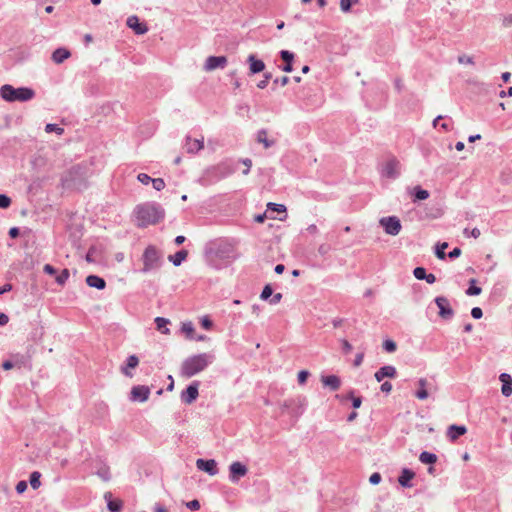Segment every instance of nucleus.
Masks as SVG:
<instances>
[{
    "mask_svg": "<svg viewBox=\"0 0 512 512\" xmlns=\"http://www.w3.org/2000/svg\"><path fill=\"white\" fill-rule=\"evenodd\" d=\"M134 215L137 221V226L143 228L149 225H155L163 220L165 210L158 203L145 202L135 207Z\"/></svg>",
    "mask_w": 512,
    "mask_h": 512,
    "instance_id": "obj_1",
    "label": "nucleus"
},
{
    "mask_svg": "<svg viewBox=\"0 0 512 512\" xmlns=\"http://www.w3.org/2000/svg\"><path fill=\"white\" fill-rule=\"evenodd\" d=\"M212 353H201L186 358L180 368V375L185 378H190L202 371L214 361Z\"/></svg>",
    "mask_w": 512,
    "mask_h": 512,
    "instance_id": "obj_2",
    "label": "nucleus"
},
{
    "mask_svg": "<svg viewBox=\"0 0 512 512\" xmlns=\"http://www.w3.org/2000/svg\"><path fill=\"white\" fill-rule=\"evenodd\" d=\"M0 95L7 102H26L34 98L35 91L28 87L15 88L5 84L0 88Z\"/></svg>",
    "mask_w": 512,
    "mask_h": 512,
    "instance_id": "obj_3",
    "label": "nucleus"
},
{
    "mask_svg": "<svg viewBox=\"0 0 512 512\" xmlns=\"http://www.w3.org/2000/svg\"><path fill=\"white\" fill-rule=\"evenodd\" d=\"M144 273L160 268L162 265V254L155 246H148L142 256Z\"/></svg>",
    "mask_w": 512,
    "mask_h": 512,
    "instance_id": "obj_4",
    "label": "nucleus"
},
{
    "mask_svg": "<svg viewBox=\"0 0 512 512\" xmlns=\"http://www.w3.org/2000/svg\"><path fill=\"white\" fill-rule=\"evenodd\" d=\"M379 224L383 227L385 233L391 236L398 235L402 228L401 222L396 216L382 217Z\"/></svg>",
    "mask_w": 512,
    "mask_h": 512,
    "instance_id": "obj_5",
    "label": "nucleus"
},
{
    "mask_svg": "<svg viewBox=\"0 0 512 512\" xmlns=\"http://www.w3.org/2000/svg\"><path fill=\"white\" fill-rule=\"evenodd\" d=\"M381 175L385 178L396 179L400 175V163L392 158L385 163L381 170Z\"/></svg>",
    "mask_w": 512,
    "mask_h": 512,
    "instance_id": "obj_6",
    "label": "nucleus"
},
{
    "mask_svg": "<svg viewBox=\"0 0 512 512\" xmlns=\"http://www.w3.org/2000/svg\"><path fill=\"white\" fill-rule=\"evenodd\" d=\"M248 472L246 465L239 461H235L229 466V480L232 483H237L240 478L244 477Z\"/></svg>",
    "mask_w": 512,
    "mask_h": 512,
    "instance_id": "obj_7",
    "label": "nucleus"
},
{
    "mask_svg": "<svg viewBox=\"0 0 512 512\" xmlns=\"http://www.w3.org/2000/svg\"><path fill=\"white\" fill-rule=\"evenodd\" d=\"M435 303L439 308V316L442 319L449 320L453 317L454 311L450 306L449 300L444 296H438L435 298Z\"/></svg>",
    "mask_w": 512,
    "mask_h": 512,
    "instance_id": "obj_8",
    "label": "nucleus"
},
{
    "mask_svg": "<svg viewBox=\"0 0 512 512\" xmlns=\"http://www.w3.org/2000/svg\"><path fill=\"white\" fill-rule=\"evenodd\" d=\"M418 384V390L415 393V396L419 400H425L429 396V392H435L437 391V387L433 385L431 382H429L426 378H420L417 382Z\"/></svg>",
    "mask_w": 512,
    "mask_h": 512,
    "instance_id": "obj_9",
    "label": "nucleus"
},
{
    "mask_svg": "<svg viewBox=\"0 0 512 512\" xmlns=\"http://www.w3.org/2000/svg\"><path fill=\"white\" fill-rule=\"evenodd\" d=\"M149 396L150 388L145 385L133 386L130 392V400L134 402H145Z\"/></svg>",
    "mask_w": 512,
    "mask_h": 512,
    "instance_id": "obj_10",
    "label": "nucleus"
},
{
    "mask_svg": "<svg viewBox=\"0 0 512 512\" xmlns=\"http://www.w3.org/2000/svg\"><path fill=\"white\" fill-rule=\"evenodd\" d=\"M198 388H199L198 381H194L193 383H191L186 388V390L182 391V393H181L182 402H184L185 404H192L197 399V397L199 395Z\"/></svg>",
    "mask_w": 512,
    "mask_h": 512,
    "instance_id": "obj_11",
    "label": "nucleus"
},
{
    "mask_svg": "<svg viewBox=\"0 0 512 512\" xmlns=\"http://www.w3.org/2000/svg\"><path fill=\"white\" fill-rule=\"evenodd\" d=\"M204 148V137L200 139H192L190 136H186L183 144V149L189 154H195Z\"/></svg>",
    "mask_w": 512,
    "mask_h": 512,
    "instance_id": "obj_12",
    "label": "nucleus"
},
{
    "mask_svg": "<svg viewBox=\"0 0 512 512\" xmlns=\"http://www.w3.org/2000/svg\"><path fill=\"white\" fill-rule=\"evenodd\" d=\"M227 64V58L225 56H209L204 64L206 71H212L217 68H224Z\"/></svg>",
    "mask_w": 512,
    "mask_h": 512,
    "instance_id": "obj_13",
    "label": "nucleus"
},
{
    "mask_svg": "<svg viewBox=\"0 0 512 512\" xmlns=\"http://www.w3.org/2000/svg\"><path fill=\"white\" fill-rule=\"evenodd\" d=\"M196 467L199 470H202L211 476H214L218 473L217 463L214 459H209V460L198 459L196 461Z\"/></svg>",
    "mask_w": 512,
    "mask_h": 512,
    "instance_id": "obj_14",
    "label": "nucleus"
},
{
    "mask_svg": "<svg viewBox=\"0 0 512 512\" xmlns=\"http://www.w3.org/2000/svg\"><path fill=\"white\" fill-rule=\"evenodd\" d=\"M126 24L138 35H143L148 31L147 25L145 23H141L139 18L135 15L128 17Z\"/></svg>",
    "mask_w": 512,
    "mask_h": 512,
    "instance_id": "obj_15",
    "label": "nucleus"
},
{
    "mask_svg": "<svg viewBox=\"0 0 512 512\" xmlns=\"http://www.w3.org/2000/svg\"><path fill=\"white\" fill-rule=\"evenodd\" d=\"M139 365V358L136 355H130L125 365L120 367V371L123 375L126 377L132 378L133 373L131 372L132 369H135Z\"/></svg>",
    "mask_w": 512,
    "mask_h": 512,
    "instance_id": "obj_16",
    "label": "nucleus"
},
{
    "mask_svg": "<svg viewBox=\"0 0 512 512\" xmlns=\"http://www.w3.org/2000/svg\"><path fill=\"white\" fill-rule=\"evenodd\" d=\"M306 398L303 397V396H298L296 398H293V399H288V400H285L284 403H283V407L287 408V409H292L294 407L297 408V411L296 413L297 414H301L304 410V407L306 405Z\"/></svg>",
    "mask_w": 512,
    "mask_h": 512,
    "instance_id": "obj_17",
    "label": "nucleus"
},
{
    "mask_svg": "<svg viewBox=\"0 0 512 512\" xmlns=\"http://www.w3.org/2000/svg\"><path fill=\"white\" fill-rule=\"evenodd\" d=\"M216 255L222 259L234 258V247L227 242H221L216 250Z\"/></svg>",
    "mask_w": 512,
    "mask_h": 512,
    "instance_id": "obj_18",
    "label": "nucleus"
},
{
    "mask_svg": "<svg viewBox=\"0 0 512 512\" xmlns=\"http://www.w3.org/2000/svg\"><path fill=\"white\" fill-rule=\"evenodd\" d=\"M247 62L249 63L250 74H257L265 69V63L257 59L254 54L248 56Z\"/></svg>",
    "mask_w": 512,
    "mask_h": 512,
    "instance_id": "obj_19",
    "label": "nucleus"
},
{
    "mask_svg": "<svg viewBox=\"0 0 512 512\" xmlns=\"http://www.w3.org/2000/svg\"><path fill=\"white\" fill-rule=\"evenodd\" d=\"M397 374L396 368L391 365L383 366L381 367L376 373H375V379L377 382H381L384 378H394Z\"/></svg>",
    "mask_w": 512,
    "mask_h": 512,
    "instance_id": "obj_20",
    "label": "nucleus"
},
{
    "mask_svg": "<svg viewBox=\"0 0 512 512\" xmlns=\"http://www.w3.org/2000/svg\"><path fill=\"white\" fill-rule=\"evenodd\" d=\"M467 432V428L463 425H450L447 429V437L451 441H456L460 436Z\"/></svg>",
    "mask_w": 512,
    "mask_h": 512,
    "instance_id": "obj_21",
    "label": "nucleus"
},
{
    "mask_svg": "<svg viewBox=\"0 0 512 512\" xmlns=\"http://www.w3.org/2000/svg\"><path fill=\"white\" fill-rule=\"evenodd\" d=\"M321 382L324 386L329 387L332 391H337L341 386V380L336 375L322 376Z\"/></svg>",
    "mask_w": 512,
    "mask_h": 512,
    "instance_id": "obj_22",
    "label": "nucleus"
},
{
    "mask_svg": "<svg viewBox=\"0 0 512 512\" xmlns=\"http://www.w3.org/2000/svg\"><path fill=\"white\" fill-rule=\"evenodd\" d=\"M11 360L15 368L21 369L30 366V357L24 354H12Z\"/></svg>",
    "mask_w": 512,
    "mask_h": 512,
    "instance_id": "obj_23",
    "label": "nucleus"
},
{
    "mask_svg": "<svg viewBox=\"0 0 512 512\" xmlns=\"http://www.w3.org/2000/svg\"><path fill=\"white\" fill-rule=\"evenodd\" d=\"M415 477V473L408 469L404 468L398 478V482L401 486L410 488L412 487L411 480Z\"/></svg>",
    "mask_w": 512,
    "mask_h": 512,
    "instance_id": "obj_24",
    "label": "nucleus"
},
{
    "mask_svg": "<svg viewBox=\"0 0 512 512\" xmlns=\"http://www.w3.org/2000/svg\"><path fill=\"white\" fill-rule=\"evenodd\" d=\"M500 381L502 382L501 392L504 396L509 397L512 394V378L507 373L500 375Z\"/></svg>",
    "mask_w": 512,
    "mask_h": 512,
    "instance_id": "obj_25",
    "label": "nucleus"
},
{
    "mask_svg": "<svg viewBox=\"0 0 512 512\" xmlns=\"http://www.w3.org/2000/svg\"><path fill=\"white\" fill-rule=\"evenodd\" d=\"M280 57L285 62V65L282 67V70L287 73L292 72V62L294 60V54L288 50H282L280 51Z\"/></svg>",
    "mask_w": 512,
    "mask_h": 512,
    "instance_id": "obj_26",
    "label": "nucleus"
},
{
    "mask_svg": "<svg viewBox=\"0 0 512 512\" xmlns=\"http://www.w3.org/2000/svg\"><path fill=\"white\" fill-rule=\"evenodd\" d=\"M71 56V53L69 50H67L66 48H57L53 53H52V60L54 63L56 64H61L63 63L66 59H68L69 57Z\"/></svg>",
    "mask_w": 512,
    "mask_h": 512,
    "instance_id": "obj_27",
    "label": "nucleus"
},
{
    "mask_svg": "<svg viewBox=\"0 0 512 512\" xmlns=\"http://www.w3.org/2000/svg\"><path fill=\"white\" fill-rule=\"evenodd\" d=\"M86 283L88 286L96 288L98 290H102L106 286L105 280L97 275L87 276Z\"/></svg>",
    "mask_w": 512,
    "mask_h": 512,
    "instance_id": "obj_28",
    "label": "nucleus"
},
{
    "mask_svg": "<svg viewBox=\"0 0 512 512\" xmlns=\"http://www.w3.org/2000/svg\"><path fill=\"white\" fill-rule=\"evenodd\" d=\"M111 492H106L104 498L107 501V507L110 512H120L122 508V502L120 500H112Z\"/></svg>",
    "mask_w": 512,
    "mask_h": 512,
    "instance_id": "obj_29",
    "label": "nucleus"
},
{
    "mask_svg": "<svg viewBox=\"0 0 512 512\" xmlns=\"http://www.w3.org/2000/svg\"><path fill=\"white\" fill-rule=\"evenodd\" d=\"M188 251L187 250H180L176 252L174 255L169 256V260L175 265L180 266L181 263L187 258Z\"/></svg>",
    "mask_w": 512,
    "mask_h": 512,
    "instance_id": "obj_30",
    "label": "nucleus"
},
{
    "mask_svg": "<svg viewBox=\"0 0 512 512\" xmlns=\"http://www.w3.org/2000/svg\"><path fill=\"white\" fill-rule=\"evenodd\" d=\"M257 141L264 145L265 148H270L275 144L274 140H270L267 137V131L265 129H261L257 133Z\"/></svg>",
    "mask_w": 512,
    "mask_h": 512,
    "instance_id": "obj_31",
    "label": "nucleus"
},
{
    "mask_svg": "<svg viewBox=\"0 0 512 512\" xmlns=\"http://www.w3.org/2000/svg\"><path fill=\"white\" fill-rule=\"evenodd\" d=\"M412 194L414 196V201L426 200L429 197V192L425 189H422L420 186L414 187Z\"/></svg>",
    "mask_w": 512,
    "mask_h": 512,
    "instance_id": "obj_32",
    "label": "nucleus"
},
{
    "mask_svg": "<svg viewBox=\"0 0 512 512\" xmlns=\"http://www.w3.org/2000/svg\"><path fill=\"white\" fill-rule=\"evenodd\" d=\"M169 323V320L163 317H156L155 318V324L157 326V329L163 333V334H169L170 330L167 328V324Z\"/></svg>",
    "mask_w": 512,
    "mask_h": 512,
    "instance_id": "obj_33",
    "label": "nucleus"
},
{
    "mask_svg": "<svg viewBox=\"0 0 512 512\" xmlns=\"http://www.w3.org/2000/svg\"><path fill=\"white\" fill-rule=\"evenodd\" d=\"M419 460L424 464H434L437 461V456L434 453L424 451L420 454Z\"/></svg>",
    "mask_w": 512,
    "mask_h": 512,
    "instance_id": "obj_34",
    "label": "nucleus"
},
{
    "mask_svg": "<svg viewBox=\"0 0 512 512\" xmlns=\"http://www.w3.org/2000/svg\"><path fill=\"white\" fill-rule=\"evenodd\" d=\"M470 283V286L469 288L466 290V294L469 295V296H476V295H479L481 293V288L476 286L475 283H476V280L475 279H471L469 281Z\"/></svg>",
    "mask_w": 512,
    "mask_h": 512,
    "instance_id": "obj_35",
    "label": "nucleus"
},
{
    "mask_svg": "<svg viewBox=\"0 0 512 512\" xmlns=\"http://www.w3.org/2000/svg\"><path fill=\"white\" fill-rule=\"evenodd\" d=\"M41 474L38 471H34L30 475V485L33 489H38L41 485L40 482Z\"/></svg>",
    "mask_w": 512,
    "mask_h": 512,
    "instance_id": "obj_36",
    "label": "nucleus"
},
{
    "mask_svg": "<svg viewBox=\"0 0 512 512\" xmlns=\"http://www.w3.org/2000/svg\"><path fill=\"white\" fill-rule=\"evenodd\" d=\"M194 331V326L191 322L183 323L182 332L185 333L187 338L193 339Z\"/></svg>",
    "mask_w": 512,
    "mask_h": 512,
    "instance_id": "obj_37",
    "label": "nucleus"
},
{
    "mask_svg": "<svg viewBox=\"0 0 512 512\" xmlns=\"http://www.w3.org/2000/svg\"><path fill=\"white\" fill-rule=\"evenodd\" d=\"M69 275H70L69 270L63 269L62 272L58 276H56V278H55L56 283L63 286L66 283V281L68 280Z\"/></svg>",
    "mask_w": 512,
    "mask_h": 512,
    "instance_id": "obj_38",
    "label": "nucleus"
},
{
    "mask_svg": "<svg viewBox=\"0 0 512 512\" xmlns=\"http://www.w3.org/2000/svg\"><path fill=\"white\" fill-rule=\"evenodd\" d=\"M45 131L47 133L55 132L56 134L61 135V134H63L64 129L57 124L49 123L45 126Z\"/></svg>",
    "mask_w": 512,
    "mask_h": 512,
    "instance_id": "obj_39",
    "label": "nucleus"
},
{
    "mask_svg": "<svg viewBox=\"0 0 512 512\" xmlns=\"http://www.w3.org/2000/svg\"><path fill=\"white\" fill-rule=\"evenodd\" d=\"M448 247V243L444 242L436 246L435 254L439 259H444L446 257L445 249Z\"/></svg>",
    "mask_w": 512,
    "mask_h": 512,
    "instance_id": "obj_40",
    "label": "nucleus"
},
{
    "mask_svg": "<svg viewBox=\"0 0 512 512\" xmlns=\"http://www.w3.org/2000/svg\"><path fill=\"white\" fill-rule=\"evenodd\" d=\"M355 3H357V0H340V8L344 13H347Z\"/></svg>",
    "mask_w": 512,
    "mask_h": 512,
    "instance_id": "obj_41",
    "label": "nucleus"
},
{
    "mask_svg": "<svg viewBox=\"0 0 512 512\" xmlns=\"http://www.w3.org/2000/svg\"><path fill=\"white\" fill-rule=\"evenodd\" d=\"M97 475L104 481H109L110 480V471H109V468L107 466H103L101 467L98 471H97Z\"/></svg>",
    "mask_w": 512,
    "mask_h": 512,
    "instance_id": "obj_42",
    "label": "nucleus"
},
{
    "mask_svg": "<svg viewBox=\"0 0 512 512\" xmlns=\"http://www.w3.org/2000/svg\"><path fill=\"white\" fill-rule=\"evenodd\" d=\"M383 348L388 353H393L396 350L397 346L393 340L387 339L383 342Z\"/></svg>",
    "mask_w": 512,
    "mask_h": 512,
    "instance_id": "obj_43",
    "label": "nucleus"
},
{
    "mask_svg": "<svg viewBox=\"0 0 512 512\" xmlns=\"http://www.w3.org/2000/svg\"><path fill=\"white\" fill-rule=\"evenodd\" d=\"M151 183L153 188L157 191H161L165 188V182L162 178H152Z\"/></svg>",
    "mask_w": 512,
    "mask_h": 512,
    "instance_id": "obj_44",
    "label": "nucleus"
},
{
    "mask_svg": "<svg viewBox=\"0 0 512 512\" xmlns=\"http://www.w3.org/2000/svg\"><path fill=\"white\" fill-rule=\"evenodd\" d=\"M272 295H273V289H272V287L269 284H267L263 288V290L261 292V295H260V298L262 300H268Z\"/></svg>",
    "mask_w": 512,
    "mask_h": 512,
    "instance_id": "obj_45",
    "label": "nucleus"
},
{
    "mask_svg": "<svg viewBox=\"0 0 512 512\" xmlns=\"http://www.w3.org/2000/svg\"><path fill=\"white\" fill-rule=\"evenodd\" d=\"M267 207H268V209H270L272 211L279 212V213L286 212V207L283 204H277V203L270 202L267 204Z\"/></svg>",
    "mask_w": 512,
    "mask_h": 512,
    "instance_id": "obj_46",
    "label": "nucleus"
},
{
    "mask_svg": "<svg viewBox=\"0 0 512 512\" xmlns=\"http://www.w3.org/2000/svg\"><path fill=\"white\" fill-rule=\"evenodd\" d=\"M413 274L418 280H424L427 272L423 267H416L413 271Z\"/></svg>",
    "mask_w": 512,
    "mask_h": 512,
    "instance_id": "obj_47",
    "label": "nucleus"
},
{
    "mask_svg": "<svg viewBox=\"0 0 512 512\" xmlns=\"http://www.w3.org/2000/svg\"><path fill=\"white\" fill-rule=\"evenodd\" d=\"M10 204H11V199L4 194H0V208L6 209L10 206Z\"/></svg>",
    "mask_w": 512,
    "mask_h": 512,
    "instance_id": "obj_48",
    "label": "nucleus"
},
{
    "mask_svg": "<svg viewBox=\"0 0 512 512\" xmlns=\"http://www.w3.org/2000/svg\"><path fill=\"white\" fill-rule=\"evenodd\" d=\"M271 78H272L271 73H265L264 74V79L258 82L257 87L260 88V89L266 88L267 85H268V82H269V80Z\"/></svg>",
    "mask_w": 512,
    "mask_h": 512,
    "instance_id": "obj_49",
    "label": "nucleus"
},
{
    "mask_svg": "<svg viewBox=\"0 0 512 512\" xmlns=\"http://www.w3.org/2000/svg\"><path fill=\"white\" fill-rule=\"evenodd\" d=\"M218 170L221 171V174L222 176H227V175H230L234 172L233 169H231L229 166L225 165V164H220L218 167H217Z\"/></svg>",
    "mask_w": 512,
    "mask_h": 512,
    "instance_id": "obj_50",
    "label": "nucleus"
},
{
    "mask_svg": "<svg viewBox=\"0 0 512 512\" xmlns=\"http://www.w3.org/2000/svg\"><path fill=\"white\" fill-rule=\"evenodd\" d=\"M458 62L460 64H474L473 57L465 54L458 56Z\"/></svg>",
    "mask_w": 512,
    "mask_h": 512,
    "instance_id": "obj_51",
    "label": "nucleus"
},
{
    "mask_svg": "<svg viewBox=\"0 0 512 512\" xmlns=\"http://www.w3.org/2000/svg\"><path fill=\"white\" fill-rule=\"evenodd\" d=\"M186 507L192 511H196L200 509V502L197 499L189 501L186 503Z\"/></svg>",
    "mask_w": 512,
    "mask_h": 512,
    "instance_id": "obj_52",
    "label": "nucleus"
},
{
    "mask_svg": "<svg viewBox=\"0 0 512 512\" xmlns=\"http://www.w3.org/2000/svg\"><path fill=\"white\" fill-rule=\"evenodd\" d=\"M137 179L139 180V182H141L144 185L149 184L152 180V178L145 173L138 174Z\"/></svg>",
    "mask_w": 512,
    "mask_h": 512,
    "instance_id": "obj_53",
    "label": "nucleus"
},
{
    "mask_svg": "<svg viewBox=\"0 0 512 512\" xmlns=\"http://www.w3.org/2000/svg\"><path fill=\"white\" fill-rule=\"evenodd\" d=\"M309 376V372L306 370H302L298 373V383L304 384Z\"/></svg>",
    "mask_w": 512,
    "mask_h": 512,
    "instance_id": "obj_54",
    "label": "nucleus"
},
{
    "mask_svg": "<svg viewBox=\"0 0 512 512\" xmlns=\"http://www.w3.org/2000/svg\"><path fill=\"white\" fill-rule=\"evenodd\" d=\"M471 316H472L474 319H480V318H482V316H483L482 309H481V308H479V307H474V308H472V310H471Z\"/></svg>",
    "mask_w": 512,
    "mask_h": 512,
    "instance_id": "obj_55",
    "label": "nucleus"
},
{
    "mask_svg": "<svg viewBox=\"0 0 512 512\" xmlns=\"http://www.w3.org/2000/svg\"><path fill=\"white\" fill-rule=\"evenodd\" d=\"M369 482L373 485H377L381 482V475L377 472L373 473L370 478Z\"/></svg>",
    "mask_w": 512,
    "mask_h": 512,
    "instance_id": "obj_56",
    "label": "nucleus"
},
{
    "mask_svg": "<svg viewBox=\"0 0 512 512\" xmlns=\"http://www.w3.org/2000/svg\"><path fill=\"white\" fill-rule=\"evenodd\" d=\"M330 250H331V247L328 244H321L318 248V252L322 256H325L326 254H328L330 252Z\"/></svg>",
    "mask_w": 512,
    "mask_h": 512,
    "instance_id": "obj_57",
    "label": "nucleus"
},
{
    "mask_svg": "<svg viewBox=\"0 0 512 512\" xmlns=\"http://www.w3.org/2000/svg\"><path fill=\"white\" fill-rule=\"evenodd\" d=\"M27 489V482L26 481H19L16 485V491L17 493L21 494Z\"/></svg>",
    "mask_w": 512,
    "mask_h": 512,
    "instance_id": "obj_58",
    "label": "nucleus"
},
{
    "mask_svg": "<svg viewBox=\"0 0 512 512\" xmlns=\"http://www.w3.org/2000/svg\"><path fill=\"white\" fill-rule=\"evenodd\" d=\"M363 359H364V352H360L356 355L355 359H354V362H353V365L355 367H359L362 362H363Z\"/></svg>",
    "mask_w": 512,
    "mask_h": 512,
    "instance_id": "obj_59",
    "label": "nucleus"
},
{
    "mask_svg": "<svg viewBox=\"0 0 512 512\" xmlns=\"http://www.w3.org/2000/svg\"><path fill=\"white\" fill-rule=\"evenodd\" d=\"M241 162L245 165L246 169L243 171L244 175H247L252 166V161L249 158L242 159Z\"/></svg>",
    "mask_w": 512,
    "mask_h": 512,
    "instance_id": "obj_60",
    "label": "nucleus"
},
{
    "mask_svg": "<svg viewBox=\"0 0 512 512\" xmlns=\"http://www.w3.org/2000/svg\"><path fill=\"white\" fill-rule=\"evenodd\" d=\"M273 82H274V84H280L281 86H286L289 83V77L283 76L281 78H276Z\"/></svg>",
    "mask_w": 512,
    "mask_h": 512,
    "instance_id": "obj_61",
    "label": "nucleus"
},
{
    "mask_svg": "<svg viewBox=\"0 0 512 512\" xmlns=\"http://www.w3.org/2000/svg\"><path fill=\"white\" fill-rule=\"evenodd\" d=\"M201 325L205 329H210L213 324L212 321L207 316H205L201 319Z\"/></svg>",
    "mask_w": 512,
    "mask_h": 512,
    "instance_id": "obj_62",
    "label": "nucleus"
},
{
    "mask_svg": "<svg viewBox=\"0 0 512 512\" xmlns=\"http://www.w3.org/2000/svg\"><path fill=\"white\" fill-rule=\"evenodd\" d=\"M282 297L283 296L281 293L273 294L270 298V304H273V305L278 304L281 301Z\"/></svg>",
    "mask_w": 512,
    "mask_h": 512,
    "instance_id": "obj_63",
    "label": "nucleus"
},
{
    "mask_svg": "<svg viewBox=\"0 0 512 512\" xmlns=\"http://www.w3.org/2000/svg\"><path fill=\"white\" fill-rule=\"evenodd\" d=\"M43 271L46 274H49V275L56 274V269L52 265H50V264H45L44 267H43Z\"/></svg>",
    "mask_w": 512,
    "mask_h": 512,
    "instance_id": "obj_64",
    "label": "nucleus"
}]
</instances>
